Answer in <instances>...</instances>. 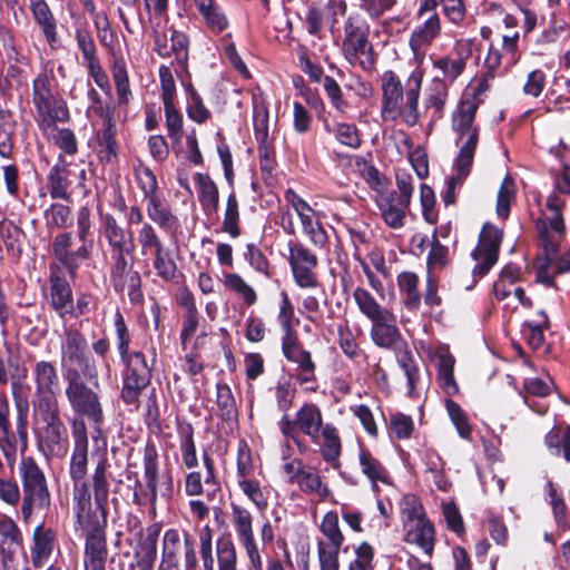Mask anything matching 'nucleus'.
<instances>
[{
  "instance_id": "nucleus-1",
  "label": "nucleus",
  "mask_w": 570,
  "mask_h": 570,
  "mask_svg": "<svg viewBox=\"0 0 570 570\" xmlns=\"http://www.w3.org/2000/svg\"><path fill=\"white\" fill-rule=\"evenodd\" d=\"M65 394L72 411L69 420L72 450L69 459L68 473L72 485L87 483L89 464V429L91 439L98 442L104 436L106 422L101 396L80 379L77 370H68L65 374Z\"/></svg>"
},
{
  "instance_id": "nucleus-2",
  "label": "nucleus",
  "mask_w": 570,
  "mask_h": 570,
  "mask_svg": "<svg viewBox=\"0 0 570 570\" xmlns=\"http://www.w3.org/2000/svg\"><path fill=\"white\" fill-rule=\"evenodd\" d=\"M422 78L421 72L413 71L407 79V88L404 90L400 77L393 70L383 72L381 76V117L384 121L395 120L404 114L409 126L417 124Z\"/></svg>"
},
{
  "instance_id": "nucleus-3",
  "label": "nucleus",
  "mask_w": 570,
  "mask_h": 570,
  "mask_svg": "<svg viewBox=\"0 0 570 570\" xmlns=\"http://www.w3.org/2000/svg\"><path fill=\"white\" fill-rule=\"evenodd\" d=\"M53 72L43 70L32 80V105L36 110L35 120L43 137L50 138V129L57 124H66L71 119L67 100L52 88Z\"/></svg>"
},
{
  "instance_id": "nucleus-4",
  "label": "nucleus",
  "mask_w": 570,
  "mask_h": 570,
  "mask_svg": "<svg viewBox=\"0 0 570 570\" xmlns=\"http://www.w3.org/2000/svg\"><path fill=\"white\" fill-rule=\"evenodd\" d=\"M19 473L22 483L21 517L30 524L35 513L48 512L51 507V493L45 472L32 456H23Z\"/></svg>"
},
{
  "instance_id": "nucleus-5",
  "label": "nucleus",
  "mask_w": 570,
  "mask_h": 570,
  "mask_svg": "<svg viewBox=\"0 0 570 570\" xmlns=\"http://www.w3.org/2000/svg\"><path fill=\"white\" fill-rule=\"evenodd\" d=\"M370 24L360 13H351L344 23L342 52L352 66L372 72L376 66L374 47L368 39Z\"/></svg>"
},
{
  "instance_id": "nucleus-6",
  "label": "nucleus",
  "mask_w": 570,
  "mask_h": 570,
  "mask_svg": "<svg viewBox=\"0 0 570 570\" xmlns=\"http://www.w3.org/2000/svg\"><path fill=\"white\" fill-rule=\"evenodd\" d=\"M478 109L479 101L476 99L463 97L452 115V128L458 134L456 145L466 137L454 159V164L461 166L462 169L471 170L479 144L480 129L478 126H473Z\"/></svg>"
},
{
  "instance_id": "nucleus-7",
  "label": "nucleus",
  "mask_w": 570,
  "mask_h": 570,
  "mask_svg": "<svg viewBox=\"0 0 570 570\" xmlns=\"http://www.w3.org/2000/svg\"><path fill=\"white\" fill-rule=\"evenodd\" d=\"M122 364L120 399L126 405H136L153 377L155 358L148 364L145 353L136 350L131 355L121 357Z\"/></svg>"
},
{
  "instance_id": "nucleus-8",
  "label": "nucleus",
  "mask_w": 570,
  "mask_h": 570,
  "mask_svg": "<svg viewBox=\"0 0 570 570\" xmlns=\"http://www.w3.org/2000/svg\"><path fill=\"white\" fill-rule=\"evenodd\" d=\"M61 364H69L63 375L68 370H77L80 379L87 377L89 381L96 380L98 385V370L95 360L88 351V341L85 334L75 327L65 330L61 343Z\"/></svg>"
},
{
  "instance_id": "nucleus-9",
  "label": "nucleus",
  "mask_w": 570,
  "mask_h": 570,
  "mask_svg": "<svg viewBox=\"0 0 570 570\" xmlns=\"http://www.w3.org/2000/svg\"><path fill=\"white\" fill-rule=\"evenodd\" d=\"M281 342L284 357L297 365L296 374L294 375L296 383L304 386L305 392L315 393L318 390L317 366L312 357V353L304 347L298 334L282 335Z\"/></svg>"
},
{
  "instance_id": "nucleus-10",
  "label": "nucleus",
  "mask_w": 570,
  "mask_h": 570,
  "mask_svg": "<svg viewBox=\"0 0 570 570\" xmlns=\"http://www.w3.org/2000/svg\"><path fill=\"white\" fill-rule=\"evenodd\" d=\"M134 256H122L111 259L110 283L118 294L127 293L129 302L140 305L145 301L142 279L138 271L134 268Z\"/></svg>"
},
{
  "instance_id": "nucleus-11",
  "label": "nucleus",
  "mask_w": 570,
  "mask_h": 570,
  "mask_svg": "<svg viewBox=\"0 0 570 570\" xmlns=\"http://www.w3.org/2000/svg\"><path fill=\"white\" fill-rule=\"evenodd\" d=\"M503 232L491 223H485L479 235V242L472 250L471 256L476 262L472 269L474 279H479L489 274L492 267L499 261Z\"/></svg>"
},
{
  "instance_id": "nucleus-12",
  "label": "nucleus",
  "mask_w": 570,
  "mask_h": 570,
  "mask_svg": "<svg viewBox=\"0 0 570 570\" xmlns=\"http://www.w3.org/2000/svg\"><path fill=\"white\" fill-rule=\"evenodd\" d=\"M288 264L296 285L301 288H315L318 277L315 272L318 266L317 255L301 242H289Z\"/></svg>"
},
{
  "instance_id": "nucleus-13",
  "label": "nucleus",
  "mask_w": 570,
  "mask_h": 570,
  "mask_svg": "<svg viewBox=\"0 0 570 570\" xmlns=\"http://www.w3.org/2000/svg\"><path fill=\"white\" fill-rule=\"evenodd\" d=\"M99 232L108 244L110 259L135 255L132 232L126 229L112 214L99 210Z\"/></svg>"
},
{
  "instance_id": "nucleus-14",
  "label": "nucleus",
  "mask_w": 570,
  "mask_h": 570,
  "mask_svg": "<svg viewBox=\"0 0 570 570\" xmlns=\"http://www.w3.org/2000/svg\"><path fill=\"white\" fill-rule=\"evenodd\" d=\"M277 425L278 428L299 432L309 438L315 444L320 443L321 431L325 426L320 406L312 402H305L296 411L294 417L291 415H282Z\"/></svg>"
},
{
  "instance_id": "nucleus-15",
  "label": "nucleus",
  "mask_w": 570,
  "mask_h": 570,
  "mask_svg": "<svg viewBox=\"0 0 570 570\" xmlns=\"http://www.w3.org/2000/svg\"><path fill=\"white\" fill-rule=\"evenodd\" d=\"M59 549L58 530L41 521L33 528L29 554L24 552L23 557L29 559L32 569L38 570L42 569L50 561L53 552Z\"/></svg>"
},
{
  "instance_id": "nucleus-16",
  "label": "nucleus",
  "mask_w": 570,
  "mask_h": 570,
  "mask_svg": "<svg viewBox=\"0 0 570 570\" xmlns=\"http://www.w3.org/2000/svg\"><path fill=\"white\" fill-rule=\"evenodd\" d=\"M8 364L10 368L11 390L14 399L16 411H17V433L21 441L22 451L28 445V412L29 403L27 397L21 396L20 391L22 389V382L27 379L28 370L20 362L19 356L8 357Z\"/></svg>"
},
{
  "instance_id": "nucleus-17",
  "label": "nucleus",
  "mask_w": 570,
  "mask_h": 570,
  "mask_svg": "<svg viewBox=\"0 0 570 570\" xmlns=\"http://www.w3.org/2000/svg\"><path fill=\"white\" fill-rule=\"evenodd\" d=\"M144 482L141 508L149 507L155 511L158 501L159 454L155 442L147 440L142 451Z\"/></svg>"
},
{
  "instance_id": "nucleus-18",
  "label": "nucleus",
  "mask_w": 570,
  "mask_h": 570,
  "mask_svg": "<svg viewBox=\"0 0 570 570\" xmlns=\"http://www.w3.org/2000/svg\"><path fill=\"white\" fill-rule=\"evenodd\" d=\"M161 529L163 524L155 522L140 532L134 548L132 561L128 564V570H154Z\"/></svg>"
},
{
  "instance_id": "nucleus-19",
  "label": "nucleus",
  "mask_w": 570,
  "mask_h": 570,
  "mask_svg": "<svg viewBox=\"0 0 570 570\" xmlns=\"http://www.w3.org/2000/svg\"><path fill=\"white\" fill-rule=\"evenodd\" d=\"M111 479L110 463L106 456L96 462L91 475L87 479L95 505L104 519L108 515Z\"/></svg>"
},
{
  "instance_id": "nucleus-20",
  "label": "nucleus",
  "mask_w": 570,
  "mask_h": 570,
  "mask_svg": "<svg viewBox=\"0 0 570 570\" xmlns=\"http://www.w3.org/2000/svg\"><path fill=\"white\" fill-rule=\"evenodd\" d=\"M35 395L32 401L57 399L60 393V377L58 370L51 361H38L32 368Z\"/></svg>"
},
{
  "instance_id": "nucleus-21",
  "label": "nucleus",
  "mask_w": 570,
  "mask_h": 570,
  "mask_svg": "<svg viewBox=\"0 0 570 570\" xmlns=\"http://www.w3.org/2000/svg\"><path fill=\"white\" fill-rule=\"evenodd\" d=\"M371 323L370 337L377 347L393 351L406 342L397 327L396 316L393 312L373 320Z\"/></svg>"
},
{
  "instance_id": "nucleus-22",
  "label": "nucleus",
  "mask_w": 570,
  "mask_h": 570,
  "mask_svg": "<svg viewBox=\"0 0 570 570\" xmlns=\"http://www.w3.org/2000/svg\"><path fill=\"white\" fill-rule=\"evenodd\" d=\"M39 451L48 459H62L69 451V434L67 425L58 428H35Z\"/></svg>"
},
{
  "instance_id": "nucleus-23",
  "label": "nucleus",
  "mask_w": 570,
  "mask_h": 570,
  "mask_svg": "<svg viewBox=\"0 0 570 570\" xmlns=\"http://www.w3.org/2000/svg\"><path fill=\"white\" fill-rule=\"evenodd\" d=\"M107 519L82 529L85 532L83 564H106L108 559Z\"/></svg>"
},
{
  "instance_id": "nucleus-24",
  "label": "nucleus",
  "mask_w": 570,
  "mask_h": 570,
  "mask_svg": "<svg viewBox=\"0 0 570 570\" xmlns=\"http://www.w3.org/2000/svg\"><path fill=\"white\" fill-rule=\"evenodd\" d=\"M97 158L104 165L117 164L119 157V142L117 140V126L111 115L104 119V127L96 136Z\"/></svg>"
},
{
  "instance_id": "nucleus-25",
  "label": "nucleus",
  "mask_w": 570,
  "mask_h": 570,
  "mask_svg": "<svg viewBox=\"0 0 570 570\" xmlns=\"http://www.w3.org/2000/svg\"><path fill=\"white\" fill-rule=\"evenodd\" d=\"M377 207L385 224L394 229L404 226L406 213L410 209V202L397 196L396 190H389L382 194L376 200Z\"/></svg>"
},
{
  "instance_id": "nucleus-26",
  "label": "nucleus",
  "mask_w": 570,
  "mask_h": 570,
  "mask_svg": "<svg viewBox=\"0 0 570 570\" xmlns=\"http://www.w3.org/2000/svg\"><path fill=\"white\" fill-rule=\"evenodd\" d=\"M72 288L69 281L61 274L51 271L49 276V305L60 316L65 317L67 312H71Z\"/></svg>"
},
{
  "instance_id": "nucleus-27",
  "label": "nucleus",
  "mask_w": 570,
  "mask_h": 570,
  "mask_svg": "<svg viewBox=\"0 0 570 570\" xmlns=\"http://www.w3.org/2000/svg\"><path fill=\"white\" fill-rule=\"evenodd\" d=\"M92 498L88 483L72 485V509L76 522L82 529L94 527L95 523H101L97 513L99 510L92 509Z\"/></svg>"
},
{
  "instance_id": "nucleus-28",
  "label": "nucleus",
  "mask_w": 570,
  "mask_h": 570,
  "mask_svg": "<svg viewBox=\"0 0 570 570\" xmlns=\"http://www.w3.org/2000/svg\"><path fill=\"white\" fill-rule=\"evenodd\" d=\"M10 404L8 396L0 393V449L9 468H13L17 458L18 433L13 432L9 421ZM21 443V441H19Z\"/></svg>"
},
{
  "instance_id": "nucleus-29",
  "label": "nucleus",
  "mask_w": 570,
  "mask_h": 570,
  "mask_svg": "<svg viewBox=\"0 0 570 570\" xmlns=\"http://www.w3.org/2000/svg\"><path fill=\"white\" fill-rule=\"evenodd\" d=\"M404 541L420 547L424 553L432 557L435 546V528L426 514H421L414 524H403Z\"/></svg>"
},
{
  "instance_id": "nucleus-30",
  "label": "nucleus",
  "mask_w": 570,
  "mask_h": 570,
  "mask_svg": "<svg viewBox=\"0 0 570 570\" xmlns=\"http://www.w3.org/2000/svg\"><path fill=\"white\" fill-rule=\"evenodd\" d=\"M29 9L49 47L57 49L59 46L57 19L48 2L46 0H29Z\"/></svg>"
},
{
  "instance_id": "nucleus-31",
  "label": "nucleus",
  "mask_w": 570,
  "mask_h": 570,
  "mask_svg": "<svg viewBox=\"0 0 570 570\" xmlns=\"http://www.w3.org/2000/svg\"><path fill=\"white\" fill-rule=\"evenodd\" d=\"M70 170L65 157L60 154L58 163L55 164L47 176V188L52 199H61L71 202L70 186Z\"/></svg>"
},
{
  "instance_id": "nucleus-32",
  "label": "nucleus",
  "mask_w": 570,
  "mask_h": 570,
  "mask_svg": "<svg viewBox=\"0 0 570 570\" xmlns=\"http://www.w3.org/2000/svg\"><path fill=\"white\" fill-rule=\"evenodd\" d=\"M441 35V20L436 12H433L428 19L414 28L409 39V46L416 56Z\"/></svg>"
},
{
  "instance_id": "nucleus-33",
  "label": "nucleus",
  "mask_w": 570,
  "mask_h": 570,
  "mask_svg": "<svg viewBox=\"0 0 570 570\" xmlns=\"http://www.w3.org/2000/svg\"><path fill=\"white\" fill-rule=\"evenodd\" d=\"M32 419L35 428H58L66 425L61 417L58 399L32 401Z\"/></svg>"
},
{
  "instance_id": "nucleus-34",
  "label": "nucleus",
  "mask_w": 570,
  "mask_h": 570,
  "mask_svg": "<svg viewBox=\"0 0 570 570\" xmlns=\"http://www.w3.org/2000/svg\"><path fill=\"white\" fill-rule=\"evenodd\" d=\"M148 217L165 233H175L179 226L178 217L165 200L156 195L147 199Z\"/></svg>"
},
{
  "instance_id": "nucleus-35",
  "label": "nucleus",
  "mask_w": 570,
  "mask_h": 570,
  "mask_svg": "<svg viewBox=\"0 0 570 570\" xmlns=\"http://www.w3.org/2000/svg\"><path fill=\"white\" fill-rule=\"evenodd\" d=\"M323 442L321 445L322 459L332 465L334 470L341 468L342 440L335 425L327 423L321 431Z\"/></svg>"
},
{
  "instance_id": "nucleus-36",
  "label": "nucleus",
  "mask_w": 570,
  "mask_h": 570,
  "mask_svg": "<svg viewBox=\"0 0 570 570\" xmlns=\"http://www.w3.org/2000/svg\"><path fill=\"white\" fill-rule=\"evenodd\" d=\"M194 181L197 187L198 200L205 213H217L219 207V190L208 174L196 173Z\"/></svg>"
},
{
  "instance_id": "nucleus-37",
  "label": "nucleus",
  "mask_w": 570,
  "mask_h": 570,
  "mask_svg": "<svg viewBox=\"0 0 570 570\" xmlns=\"http://www.w3.org/2000/svg\"><path fill=\"white\" fill-rule=\"evenodd\" d=\"M194 2L212 32L220 33L228 28V18L215 0H194Z\"/></svg>"
},
{
  "instance_id": "nucleus-38",
  "label": "nucleus",
  "mask_w": 570,
  "mask_h": 570,
  "mask_svg": "<svg viewBox=\"0 0 570 570\" xmlns=\"http://www.w3.org/2000/svg\"><path fill=\"white\" fill-rule=\"evenodd\" d=\"M23 534L13 519L7 514H0V550L3 559H12L14 550L12 546H22Z\"/></svg>"
},
{
  "instance_id": "nucleus-39",
  "label": "nucleus",
  "mask_w": 570,
  "mask_h": 570,
  "mask_svg": "<svg viewBox=\"0 0 570 570\" xmlns=\"http://www.w3.org/2000/svg\"><path fill=\"white\" fill-rule=\"evenodd\" d=\"M455 358L450 353L440 354L436 363V381L448 396L459 394L460 387L454 377Z\"/></svg>"
},
{
  "instance_id": "nucleus-40",
  "label": "nucleus",
  "mask_w": 570,
  "mask_h": 570,
  "mask_svg": "<svg viewBox=\"0 0 570 570\" xmlns=\"http://www.w3.org/2000/svg\"><path fill=\"white\" fill-rule=\"evenodd\" d=\"M395 355L399 366L403 370L409 392L412 393L420 381V368L415 360L413 351L407 342L392 351Z\"/></svg>"
},
{
  "instance_id": "nucleus-41",
  "label": "nucleus",
  "mask_w": 570,
  "mask_h": 570,
  "mask_svg": "<svg viewBox=\"0 0 570 570\" xmlns=\"http://www.w3.org/2000/svg\"><path fill=\"white\" fill-rule=\"evenodd\" d=\"M216 405L219 410L218 416L226 423L238 421V407L232 389L226 383L216 384Z\"/></svg>"
},
{
  "instance_id": "nucleus-42",
  "label": "nucleus",
  "mask_w": 570,
  "mask_h": 570,
  "mask_svg": "<svg viewBox=\"0 0 570 570\" xmlns=\"http://www.w3.org/2000/svg\"><path fill=\"white\" fill-rule=\"evenodd\" d=\"M43 218L48 230L67 229L73 225L72 209L61 203H52L45 209Z\"/></svg>"
},
{
  "instance_id": "nucleus-43",
  "label": "nucleus",
  "mask_w": 570,
  "mask_h": 570,
  "mask_svg": "<svg viewBox=\"0 0 570 570\" xmlns=\"http://www.w3.org/2000/svg\"><path fill=\"white\" fill-rule=\"evenodd\" d=\"M0 237L8 255L19 258L22 253V238L24 237L22 228L16 225L12 220L1 223Z\"/></svg>"
},
{
  "instance_id": "nucleus-44",
  "label": "nucleus",
  "mask_w": 570,
  "mask_h": 570,
  "mask_svg": "<svg viewBox=\"0 0 570 570\" xmlns=\"http://www.w3.org/2000/svg\"><path fill=\"white\" fill-rule=\"evenodd\" d=\"M353 297L360 312L370 321L376 320L391 312L380 305L375 297L363 287H356Z\"/></svg>"
},
{
  "instance_id": "nucleus-45",
  "label": "nucleus",
  "mask_w": 570,
  "mask_h": 570,
  "mask_svg": "<svg viewBox=\"0 0 570 570\" xmlns=\"http://www.w3.org/2000/svg\"><path fill=\"white\" fill-rule=\"evenodd\" d=\"M239 223V203L236 193L233 190L228 195L226 200L222 232L228 234L232 238H237L242 235V228Z\"/></svg>"
},
{
  "instance_id": "nucleus-46",
  "label": "nucleus",
  "mask_w": 570,
  "mask_h": 570,
  "mask_svg": "<svg viewBox=\"0 0 570 570\" xmlns=\"http://www.w3.org/2000/svg\"><path fill=\"white\" fill-rule=\"evenodd\" d=\"M216 556L218 570H238L237 551L229 534H223L216 540Z\"/></svg>"
},
{
  "instance_id": "nucleus-47",
  "label": "nucleus",
  "mask_w": 570,
  "mask_h": 570,
  "mask_svg": "<svg viewBox=\"0 0 570 570\" xmlns=\"http://www.w3.org/2000/svg\"><path fill=\"white\" fill-rule=\"evenodd\" d=\"M165 125L169 138L173 141V148L176 154L179 153V144L183 137L184 118L181 112L176 108L175 102L164 104Z\"/></svg>"
},
{
  "instance_id": "nucleus-48",
  "label": "nucleus",
  "mask_w": 570,
  "mask_h": 570,
  "mask_svg": "<svg viewBox=\"0 0 570 570\" xmlns=\"http://www.w3.org/2000/svg\"><path fill=\"white\" fill-rule=\"evenodd\" d=\"M170 56H175V60L178 63V66L187 71L188 69V59H189V45L190 40L189 37L180 30L175 29L174 27H170Z\"/></svg>"
},
{
  "instance_id": "nucleus-49",
  "label": "nucleus",
  "mask_w": 570,
  "mask_h": 570,
  "mask_svg": "<svg viewBox=\"0 0 570 570\" xmlns=\"http://www.w3.org/2000/svg\"><path fill=\"white\" fill-rule=\"evenodd\" d=\"M542 322L535 324L533 322H524L522 325V334L524 335L529 347L533 351L541 348L544 344V330L550 328V320L544 311H539Z\"/></svg>"
},
{
  "instance_id": "nucleus-50",
  "label": "nucleus",
  "mask_w": 570,
  "mask_h": 570,
  "mask_svg": "<svg viewBox=\"0 0 570 570\" xmlns=\"http://www.w3.org/2000/svg\"><path fill=\"white\" fill-rule=\"evenodd\" d=\"M320 531L327 539L326 546L342 548L345 537L340 528L338 514L336 511H328L324 514Z\"/></svg>"
},
{
  "instance_id": "nucleus-51",
  "label": "nucleus",
  "mask_w": 570,
  "mask_h": 570,
  "mask_svg": "<svg viewBox=\"0 0 570 570\" xmlns=\"http://www.w3.org/2000/svg\"><path fill=\"white\" fill-rule=\"evenodd\" d=\"M444 406L458 434L462 439L470 441L472 439V428L464 410L451 396L444 400Z\"/></svg>"
},
{
  "instance_id": "nucleus-52",
  "label": "nucleus",
  "mask_w": 570,
  "mask_h": 570,
  "mask_svg": "<svg viewBox=\"0 0 570 570\" xmlns=\"http://www.w3.org/2000/svg\"><path fill=\"white\" fill-rule=\"evenodd\" d=\"M386 428L391 438L397 441L410 439L415 430L412 416L402 412L391 414Z\"/></svg>"
},
{
  "instance_id": "nucleus-53",
  "label": "nucleus",
  "mask_w": 570,
  "mask_h": 570,
  "mask_svg": "<svg viewBox=\"0 0 570 570\" xmlns=\"http://www.w3.org/2000/svg\"><path fill=\"white\" fill-rule=\"evenodd\" d=\"M358 459L363 474H365L374 485H376L377 481L386 482V469L368 450L361 449Z\"/></svg>"
},
{
  "instance_id": "nucleus-54",
  "label": "nucleus",
  "mask_w": 570,
  "mask_h": 570,
  "mask_svg": "<svg viewBox=\"0 0 570 570\" xmlns=\"http://www.w3.org/2000/svg\"><path fill=\"white\" fill-rule=\"evenodd\" d=\"M469 56L470 50L466 51V55L458 52L455 58L451 56L442 57L435 60L433 66L442 71L446 80L453 82L465 69Z\"/></svg>"
},
{
  "instance_id": "nucleus-55",
  "label": "nucleus",
  "mask_w": 570,
  "mask_h": 570,
  "mask_svg": "<svg viewBox=\"0 0 570 570\" xmlns=\"http://www.w3.org/2000/svg\"><path fill=\"white\" fill-rule=\"evenodd\" d=\"M296 394L297 389L292 383L291 379L277 381L274 387V396L277 409L283 413V415H289V410L294 405Z\"/></svg>"
},
{
  "instance_id": "nucleus-56",
  "label": "nucleus",
  "mask_w": 570,
  "mask_h": 570,
  "mask_svg": "<svg viewBox=\"0 0 570 570\" xmlns=\"http://www.w3.org/2000/svg\"><path fill=\"white\" fill-rule=\"evenodd\" d=\"M138 243L142 255H155L165 249L163 240L150 223H144L138 229Z\"/></svg>"
},
{
  "instance_id": "nucleus-57",
  "label": "nucleus",
  "mask_w": 570,
  "mask_h": 570,
  "mask_svg": "<svg viewBox=\"0 0 570 570\" xmlns=\"http://www.w3.org/2000/svg\"><path fill=\"white\" fill-rule=\"evenodd\" d=\"M337 336L338 345L347 358L351 361H356L360 357H367L365 352L356 343L354 334L347 323L344 325H338Z\"/></svg>"
},
{
  "instance_id": "nucleus-58",
  "label": "nucleus",
  "mask_w": 570,
  "mask_h": 570,
  "mask_svg": "<svg viewBox=\"0 0 570 570\" xmlns=\"http://www.w3.org/2000/svg\"><path fill=\"white\" fill-rule=\"evenodd\" d=\"M515 197L514 180L510 175H507L501 181L497 195V215L507 219L510 216L511 202Z\"/></svg>"
},
{
  "instance_id": "nucleus-59",
  "label": "nucleus",
  "mask_w": 570,
  "mask_h": 570,
  "mask_svg": "<svg viewBox=\"0 0 570 570\" xmlns=\"http://www.w3.org/2000/svg\"><path fill=\"white\" fill-rule=\"evenodd\" d=\"M254 135L257 142L269 140V111L265 102H254L253 107Z\"/></svg>"
},
{
  "instance_id": "nucleus-60",
  "label": "nucleus",
  "mask_w": 570,
  "mask_h": 570,
  "mask_svg": "<svg viewBox=\"0 0 570 570\" xmlns=\"http://www.w3.org/2000/svg\"><path fill=\"white\" fill-rule=\"evenodd\" d=\"M284 197L299 217L303 230L317 222L313 219L315 210L294 189L288 188L285 191Z\"/></svg>"
},
{
  "instance_id": "nucleus-61",
  "label": "nucleus",
  "mask_w": 570,
  "mask_h": 570,
  "mask_svg": "<svg viewBox=\"0 0 570 570\" xmlns=\"http://www.w3.org/2000/svg\"><path fill=\"white\" fill-rule=\"evenodd\" d=\"M233 524L238 540L254 535L253 515L244 507L232 503Z\"/></svg>"
},
{
  "instance_id": "nucleus-62",
  "label": "nucleus",
  "mask_w": 570,
  "mask_h": 570,
  "mask_svg": "<svg viewBox=\"0 0 570 570\" xmlns=\"http://www.w3.org/2000/svg\"><path fill=\"white\" fill-rule=\"evenodd\" d=\"M49 136L50 138L47 139L52 140L63 154L75 156L78 153V141L70 128H59L57 126V129H50Z\"/></svg>"
},
{
  "instance_id": "nucleus-63",
  "label": "nucleus",
  "mask_w": 570,
  "mask_h": 570,
  "mask_svg": "<svg viewBox=\"0 0 570 570\" xmlns=\"http://www.w3.org/2000/svg\"><path fill=\"white\" fill-rule=\"evenodd\" d=\"M134 174L137 185L142 191L145 199L158 195L157 177L148 166L140 164L139 166L135 167Z\"/></svg>"
},
{
  "instance_id": "nucleus-64",
  "label": "nucleus",
  "mask_w": 570,
  "mask_h": 570,
  "mask_svg": "<svg viewBox=\"0 0 570 570\" xmlns=\"http://www.w3.org/2000/svg\"><path fill=\"white\" fill-rule=\"evenodd\" d=\"M224 284L227 288L240 295L247 306H252L256 303L257 295L255 289L248 285L239 274H226Z\"/></svg>"
}]
</instances>
